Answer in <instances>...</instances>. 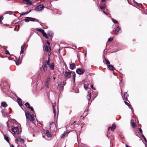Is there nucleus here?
I'll return each mask as SVG.
<instances>
[{"mask_svg": "<svg viewBox=\"0 0 147 147\" xmlns=\"http://www.w3.org/2000/svg\"><path fill=\"white\" fill-rule=\"evenodd\" d=\"M25 115L27 119H28L32 123L35 122V119L34 118V115L33 114H31L29 111H25Z\"/></svg>", "mask_w": 147, "mask_h": 147, "instance_id": "nucleus-1", "label": "nucleus"}, {"mask_svg": "<svg viewBox=\"0 0 147 147\" xmlns=\"http://www.w3.org/2000/svg\"><path fill=\"white\" fill-rule=\"evenodd\" d=\"M10 131L13 136L16 138V135H18L19 133V129L18 126H12L11 127V131Z\"/></svg>", "mask_w": 147, "mask_h": 147, "instance_id": "nucleus-2", "label": "nucleus"}, {"mask_svg": "<svg viewBox=\"0 0 147 147\" xmlns=\"http://www.w3.org/2000/svg\"><path fill=\"white\" fill-rule=\"evenodd\" d=\"M25 18L26 19H24V20L26 22H29V21L31 22L36 21L39 23L40 25H41V24H42L41 22L39 21L38 20L34 18L30 17H26Z\"/></svg>", "mask_w": 147, "mask_h": 147, "instance_id": "nucleus-3", "label": "nucleus"}, {"mask_svg": "<svg viewBox=\"0 0 147 147\" xmlns=\"http://www.w3.org/2000/svg\"><path fill=\"white\" fill-rule=\"evenodd\" d=\"M74 72V71H69V72L65 71V74L64 75L65 77L67 79L70 78L71 77V74H73V72Z\"/></svg>", "mask_w": 147, "mask_h": 147, "instance_id": "nucleus-4", "label": "nucleus"}, {"mask_svg": "<svg viewBox=\"0 0 147 147\" xmlns=\"http://www.w3.org/2000/svg\"><path fill=\"white\" fill-rule=\"evenodd\" d=\"M76 73L79 75H82L85 72V71L82 68H80L77 69L76 71Z\"/></svg>", "mask_w": 147, "mask_h": 147, "instance_id": "nucleus-5", "label": "nucleus"}, {"mask_svg": "<svg viewBox=\"0 0 147 147\" xmlns=\"http://www.w3.org/2000/svg\"><path fill=\"white\" fill-rule=\"evenodd\" d=\"M66 84V82L64 83V81L63 82H60L58 84L57 88L59 89L60 88H62V89L64 88V86Z\"/></svg>", "mask_w": 147, "mask_h": 147, "instance_id": "nucleus-6", "label": "nucleus"}, {"mask_svg": "<svg viewBox=\"0 0 147 147\" xmlns=\"http://www.w3.org/2000/svg\"><path fill=\"white\" fill-rule=\"evenodd\" d=\"M44 7L42 4H40L36 7L35 10L37 11H41L44 9Z\"/></svg>", "mask_w": 147, "mask_h": 147, "instance_id": "nucleus-7", "label": "nucleus"}, {"mask_svg": "<svg viewBox=\"0 0 147 147\" xmlns=\"http://www.w3.org/2000/svg\"><path fill=\"white\" fill-rule=\"evenodd\" d=\"M36 29L37 31L42 33L44 37H45L47 35L46 33L45 32L44 30L41 28H36Z\"/></svg>", "mask_w": 147, "mask_h": 147, "instance_id": "nucleus-8", "label": "nucleus"}, {"mask_svg": "<svg viewBox=\"0 0 147 147\" xmlns=\"http://www.w3.org/2000/svg\"><path fill=\"white\" fill-rule=\"evenodd\" d=\"M17 102L18 103L19 105L23 109L22 107L23 106L22 102L21 99L20 98H18L17 99Z\"/></svg>", "mask_w": 147, "mask_h": 147, "instance_id": "nucleus-9", "label": "nucleus"}, {"mask_svg": "<svg viewBox=\"0 0 147 147\" xmlns=\"http://www.w3.org/2000/svg\"><path fill=\"white\" fill-rule=\"evenodd\" d=\"M3 135L4 137V138L5 140L9 143V141L10 140V138L9 136H7L6 135L4 134H3Z\"/></svg>", "mask_w": 147, "mask_h": 147, "instance_id": "nucleus-10", "label": "nucleus"}, {"mask_svg": "<svg viewBox=\"0 0 147 147\" xmlns=\"http://www.w3.org/2000/svg\"><path fill=\"white\" fill-rule=\"evenodd\" d=\"M24 23V22L22 21H19L18 22L15 23L16 26H18V27H20V25L22 26Z\"/></svg>", "mask_w": 147, "mask_h": 147, "instance_id": "nucleus-11", "label": "nucleus"}, {"mask_svg": "<svg viewBox=\"0 0 147 147\" xmlns=\"http://www.w3.org/2000/svg\"><path fill=\"white\" fill-rule=\"evenodd\" d=\"M131 123L132 127L134 128H135L136 127V125L134 122V120L133 119L131 120Z\"/></svg>", "mask_w": 147, "mask_h": 147, "instance_id": "nucleus-12", "label": "nucleus"}, {"mask_svg": "<svg viewBox=\"0 0 147 147\" xmlns=\"http://www.w3.org/2000/svg\"><path fill=\"white\" fill-rule=\"evenodd\" d=\"M116 125L115 124H113L111 127L108 128V129H109L110 128H111V130L112 131H113L114 130V129L116 127Z\"/></svg>", "mask_w": 147, "mask_h": 147, "instance_id": "nucleus-13", "label": "nucleus"}, {"mask_svg": "<svg viewBox=\"0 0 147 147\" xmlns=\"http://www.w3.org/2000/svg\"><path fill=\"white\" fill-rule=\"evenodd\" d=\"M50 68L52 70H54V64L53 63H52L49 65Z\"/></svg>", "mask_w": 147, "mask_h": 147, "instance_id": "nucleus-14", "label": "nucleus"}, {"mask_svg": "<svg viewBox=\"0 0 147 147\" xmlns=\"http://www.w3.org/2000/svg\"><path fill=\"white\" fill-rule=\"evenodd\" d=\"M107 66L110 70L113 71L114 70H115V68L111 65H109Z\"/></svg>", "mask_w": 147, "mask_h": 147, "instance_id": "nucleus-15", "label": "nucleus"}, {"mask_svg": "<svg viewBox=\"0 0 147 147\" xmlns=\"http://www.w3.org/2000/svg\"><path fill=\"white\" fill-rule=\"evenodd\" d=\"M46 135L48 137H51L53 135L49 132V131L48 130H46Z\"/></svg>", "mask_w": 147, "mask_h": 147, "instance_id": "nucleus-16", "label": "nucleus"}, {"mask_svg": "<svg viewBox=\"0 0 147 147\" xmlns=\"http://www.w3.org/2000/svg\"><path fill=\"white\" fill-rule=\"evenodd\" d=\"M75 66V64L74 63L72 64H69V68L70 69L73 70L74 69Z\"/></svg>", "mask_w": 147, "mask_h": 147, "instance_id": "nucleus-17", "label": "nucleus"}, {"mask_svg": "<svg viewBox=\"0 0 147 147\" xmlns=\"http://www.w3.org/2000/svg\"><path fill=\"white\" fill-rule=\"evenodd\" d=\"M23 1L25 2L26 4L28 5H31L32 4V3L30 0H23Z\"/></svg>", "mask_w": 147, "mask_h": 147, "instance_id": "nucleus-18", "label": "nucleus"}, {"mask_svg": "<svg viewBox=\"0 0 147 147\" xmlns=\"http://www.w3.org/2000/svg\"><path fill=\"white\" fill-rule=\"evenodd\" d=\"M48 35V36L51 37H52L53 36V33L52 31H48L47 32Z\"/></svg>", "mask_w": 147, "mask_h": 147, "instance_id": "nucleus-19", "label": "nucleus"}, {"mask_svg": "<svg viewBox=\"0 0 147 147\" xmlns=\"http://www.w3.org/2000/svg\"><path fill=\"white\" fill-rule=\"evenodd\" d=\"M42 68L43 69L44 71L45 72L47 71V66L45 64H44L42 65Z\"/></svg>", "mask_w": 147, "mask_h": 147, "instance_id": "nucleus-20", "label": "nucleus"}, {"mask_svg": "<svg viewBox=\"0 0 147 147\" xmlns=\"http://www.w3.org/2000/svg\"><path fill=\"white\" fill-rule=\"evenodd\" d=\"M24 140L22 138H16L15 140V141H18L19 142H23Z\"/></svg>", "mask_w": 147, "mask_h": 147, "instance_id": "nucleus-21", "label": "nucleus"}, {"mask_svg": "<svg viewBox=\"0 0 147 147\" xmlns=\"http://www.w3.org/2000/svg\"><path fill=\"white\" fill-rule=\"evenodd\" d=\"M1 106L4 108L6 107L7 106L6 103L5 102H2L1 103Z\"/></svg>", "mask_w": 147, "mask_h": 147, "instance_id": "nucleus-22", "label": "nucleus"}, {"mask_svg": "<svg viewBox=\"0 0 147 147\" xmlns=\"http://www.w3.org/2000/svg\"><path fill=\"white\" fill-rule=\"evenodd\" d=\"M43 48L47 52H48L49 51V47L48 45L44 46Z\"/></svg>", "mask_w": 147, "mask_h": 147, "instance_id": "nucleus-23", "label": "nucleus"}, {"mask_svg": "<svg viewBox=\"0 0 147 147\" xmlns=\"http://www.w3.org/2000/svg\"><path fill=\"white\" fill-rule=\"evenodd\" d=\"M73 78L74 82L75 83V78L76 77V74L75 72H73Z\"/></svg>", "mask_w": 147, "mask_h": 147, "instance_id": "nucleus-24", "label": "nucleus"}, {"mask_svg": "<svg viewBox=\"0 0 147 147\" xmlns=\"http://www.w3.org/2000/svg\"><path fill=\"white\" fill-rule=\"evenodd\" d=\"M88 94L87 95V98L88 99V100H90L91 99V93L90 92H88Z\"/></svg>", "mask_w": 147, "mask_h": 147, "instance_id": "nucleus-25", "label": "nucleus"}, {"mask_svg": "<svg viewBox=\"0 0 147 147\" xmlns=\"http://www.w3.org/2000/svg\"><path fill=\"white\" fill-rule=\"evenodd\" d=\"M69 133V132H68L67 131H64L63 133L62 134L61 137V138H63L65 136L66 134H68Z\"/></svg>", "mask_w": 147, "mask_h": 147, "instance_id": "nucleus-26", "label": "nucleus"}, {"mask_svg": "<svg viewBox=\"0 0 147 147\" xmlns=\"http://www.w3.org/2000/svg\"><path fill=\"white\" fill-rule=\"evenodd\" d=\"M31 11V10H30L29 11H27V12H23L22 13H20V16H23V15H24L25 14H28V13H30V12Z\"/></svg>", "mask_w": 147, "mask_h": 147, "instance_id": "nucleus-27", "label": "nucleus"}, {"mask_svg": "<svg viewBox=\"0 0 147 147\" xmlns=\"http://www.w3.org/2000/svg\"><path fill=\"white\" fill-rule=\"evenodd\" d=\"M128 95L127 93V92H125L124 95L123 97V99L124 100V99H127V97H128Z\"/></svg>", "mask_w": 147, "mask_h": 147, "instance_id": "nucleus-28", "label": "nucleus"}, {"mask_svg": "<svg viewBox=\"0 0 147 147\" xmlns=\"http://www.w3.org/2000/svg\"><path fill=\"white\" fill-rule=\"evenodd\" d=\"M121 28L119 26H117V27L115 29V31L117 32H119V31L120 30Z\"/></svg>", "mask_w": 147, "mask_h": 147, "instance_id": "nucleus-29", "label": "nucleus"}, {"mask_svg": "<svg viewBox=\"0 0 147 147\" xmlns=\"http://www.w3.org/2000/svg\"><path fill=\"white\" fill-rule=\"evenodd\" d=\"M104 62H105V63L107 65H109L110 64V62L109 60L106 59H105L103 61Z\"/></svg>", "mask_w": 147, "mask_h": 147, "instance_id": "nucleus-30", "label": "nucleus"}, {"mask_svg": "<svg viewBox=\"0 0 147 147\" xmlns=\"http://www.w3.org/2000/svg\"><path fill=\"white\" fill-rule=\"evenodd\" d=\"M105 5H100L99 7L100 9L102 10V11H105Z\"/></svg>", "mask_w": 147, "mask_h": 147, "instance_id": "nucleus-31", "label": "nucleus"}, {"mask_svg": "<svg viewBox=\"0 0 147 147\" xmlns=\"http://www.w3.org/2000/svg\"><path fill=\"white\" fill-rule=\"evenodd\" d=\"M25 105L26 107L28 109L30 108V104L28 102H27L25 103Z\"/></svg>", "mask_w": 147, "mask_h": 147, "instance_id": "nucleus-32", "label": "nucleus"}, {"mask_svg": "<svg viewBox=\"0 0 147 147\" xmlns=\"http://www.w3.org/2000/svg\"><path fill=\"white\" fill-rule=\"evenodd\" d=\"M111 18V19L112 21L114 23L116 24H118L119 23V22L115 20L114 19L112 18Z\"/></svg>", "mask_w": 147, "mask_h": 147, "instance_id": "nucleus-33", "label": "nucleus"}, {"mask_svg": "<svg viewBox=\"0 0 147 147\" xmlns=\"http://www.w3.org/2000/svg\"><path fill=\"white\" fill-rule=\"evenodd\" d=\"M124 102L125 105L128 106L129 108H130V107H131V106L127 102L124 101Z\"/></svg>", "mask_w": 147, "mask_h": 147, "instance_id": "nucleus-34", "label": "nucleus"}, {"mask_svg": "<svg viewBox=\"0 0 147 147\" xmlns=\"http://www.w3.org/2000/svg\"><path fill=\"white\" fill-rule=\"evenodd\" d=\"M50 128H52L53 127L54 125V123L53 122H50Z\"/></svg>", "mask_w": 147, "mask_h": 147, "instance_id": "nucleus-35", "label": "nucleus"}, {"mask_svg": "<svg viewBox=\"0 0 147 147\" xmlns=\"http://www.w3.org/2000/svg\"><path fill=\"white\" fill-rule=\"evenodd\" d=\"M84 87L86 90H87L88 88V85H86V84H84Z\"/></svg>", "mask_w": 147, "mask_h": 147, "instance_id": "nucleus-36", "label": "nucleus"}, {"mask_svg": "<svg viewBox=\"0 0 147 147\" xmlns=\"http://www.w3.org/2000/svg\"><path fill=\"white\" fill-rule=\"evenodd\" d=\"M43 24L42 25V26L43 27V28L44 29H47L48 28V27L47 26H46L44 24Z\"/></svg>", "mask_w": 147, "mask_h": 147, "instance_id": "nucleus-37", "label": "nucleus"}, {"mask_svg": "<svg viewBox=\"0 0 147 147\" xmlns=\"http://www.w3.org/2000/svg\"><path fill=\"white\" fill-rule=\"evenodd\" d=\"M3 125H2V124H1L0 123V131H1V133L2 134H3V132L1 130V129H3Z\"/></svg>", "mask_w": 147, "mask_h": 147, "instance_id": "nucleus-38", "label": "nucleus"}, {"mask_svg": "<svg viewBox=\"0 0 147 147\" xmlns=\"http://www.w3.org/2000/svg\"><path fill=\"white\" fill-rule=\"evenodd\" d=\"M19 59H20V57H19L18 59L17 60L16 62V65H18L20 64H19V62H20Z\"/></svg>", "mask_w": 147, "mask_h": 147, "instance_id": "nucleus-39", "label": "nucleus"}, {"mask_svg": "<svg viewBox=\"0 0 147 147\" xmlns=\"http://www.w3.org/2000/svg\"><path fill=\"white\" fill-rule=\"evenodd\" d=\"M50 61V58H49H49H48V60H47L46 61V62L47 63V65H49L50 64H49Z\"/></svg>", "mask_w": 147, "mask_h": 147, "instance_id": "nucleus-40", "label": "nucleus"}, {"mask_svg": "<svg viewBox=\"0 0 147 147\" xmlns=\"http://www.w3.org/2000/svg\"><path fill=\"white\" fill-rule=\"evenodd\" d=\"M33 34H34V32H31V33H30V36H29V38L28 39V40L27 42L29 40L30 38L33 35Z\"/></svg>", "mask_w": 147, "mask_h": 147, "instance_id": "nucleus-41", "label": "nucleus"}, {"mask_svg": "<svg viewBox=\"0 0 147 147\" xmlns=\"http://www.w3.org/2000/svg\"><path fill=\"white\" fill-rule=\"evenodd\" d=\"M113 40V38H110L108 39V42L112 41Z\"/></svg>", "mask_w": 147, "mask_h": 147, "instance_id": "nucleus-42", "label": "nucleus"}, {"mask_svg": "<svg viewBox=\"0 0 147 147\" xmlns=\"http://www.w3.org/2000/svg\"><path fill=\"white\" fill-rule=\"evenodd\" d=\"M50 78H47V81L46 82V85H47V84H48L50 80Z\"/></svg>", "mask_w": 147, "mask_h": 147, "instance_id": "nucleus-43", "label": "nucleus"}, {"mask_svg": "<svg viewBox=\"0 0 147 147\" xmlns=\"http://www.w3.org/2000/svg\"><path fill=\"white\" fill-rule=\"evenodd\" d=\"M3 16H1L0 17V23L1 22V20L3 19Z\"/></svg>", "mask_w": 147, "mask_h": 147, "instance_id": "nucleus-44", "label": "nucleus"}, {"mask_svg": "<svg viewBox=\"0 0 147 147\" xmlns=\"http://www.w3.org/2000/svg\"><path fill=\"white\" fill-rule=\"evenodd\" d=\"M5 53L6 54H10L9 53V51L7 50H6L5 52Z\"/></svg>", "mask_w": 147, "mask_h": 147, "instance_id": "nucleus-45", "label": "nucleus"}, {"mask_svg": "<svg viewBox=\"0 0 147 147\" xmlns=\"http://www.w3.org/2000/svg\"><path fill=\"white\" fill-rule=\"evenodd\" d=\"M24 45H22L21 47V50H24Z\"/></svg>", "mask_w": 147, "mask_h": 147, "instance_id": "nucleus-46", "label": "nucleus"}, {"mask_svg": "<svg viewBox=\"0 0 147 147\" xmlns=\"http://www.w3.org/2000/svg\"><path fill=\"white\" fill-rule=\"evenodd\" d=\"M29 109H30L31 110V111H33L34 112V109L32 107H30V108H29Z\"/></svg>", "mask_w": 147, "mask_h": 147, "instance_id": "nucleus-47", "label": "nucleus"}, {"mask_svg": "<svg viewBox=\"0 0 147 147\" xmlns=\"http://www.w3.org/2000/svg\"><path fill=\"white\" fill-rule=\"evenodd\" d=\"M103 12L106 15L108 16L109 14V13H107L105 12V11H103Z\"/></svg>", "mask_w": 147, "mask_h": 147, "instance_id": "nucleus-48", "label": "nucleus"}, {"mask_svg": "<svg viewBox=\"0 0 147 147\" xmlns=\"http://www.w3.org/2000/svg\"><path fill=\"white\" fill-rule=\"evenodd\" d=\"M91 87L92 89H94V90H96V89L94 87L93 85L91 84Z\"/></svg>", "mask_w": 147, "mask_h": 147, "instance_id": "nucleus-49", "label": "nucleus"}, {"mask_svg": "<svg viewBox=\"0 0 147 147\" xmlns=\"http://www.w3.org/2000/svg\"><path fill=\"white\" fill-rule=\"evenodd\" d=\"M139 131H140V134H142V129L141 128H139Z\"/></svg>", "mask_w": 147, "mask_h": 147, "instance_id": "nucleus-50", "label": "nucleus"}, {"mask_svg": "<svg viewBox=\"0 0 147 147\" xmlns=\"http://www.w3.org/2000/svg\"><path fill=\"white\" fill-rule=\"evenodd\" d=\"M140 135H141L142 136V137L143 138H144L145 137L143 135V134H140Z\"/></svg>", "mask_w": 147, "mask_h": 147, "instance_id": "nucleus-51", "label": "nucleus"}, {"mask_svg": "<svg viewBox=\"0 0 147 147\" xmlns=\"http://www.w3.org/2000/svg\"><path fill=\"white\" fill-rule=\"evenodd\" d=\"M1 112L2 113V115L3 117H5V115H4V113H3V110H2L1 111Z\"/></svg>", "mask_w": 147, "mask_h": 147, "instance_id": "nucleus-52", "label": "nucleus"}, {"mask_svg": "<svg viewBox=\"0 0 147 147\" xmlns=\"http://www.w3.org/2000/svg\"><path fill=\"white\" fill-rule=\"evenodd\" d=\"M4 80V79H1V82L2 84L3 83Z\"/></svg>", "mask_w": 147, "mask_h": 147, "instance_id": "nucleus-53", "label": "nucleus"}, {"mask_svg": "<svg viewBox=\"0 0 147 147\" xmlns=\"http://www.w3.org/2000/svg\"><path fill=\"white\" fill-rule=\"evenodd\" d=\"M144 141H145L146 143H147V140L146 139V138L145 137L144 138H143Z\"/></svg>", "mask_w": 147, "mask_h": 147, "instance_id": "nucleus-54", "label": "nucleus"}, {"mask_svg": "<svg viewBox=\"0 0 147 147\" xmlns=\"http://www.w3.org/2000/svg\"><path fill=\"white\" fill-rule=\"evenodd\" d=\"M130 109H131L132 112L133 113H134V110H133V108H132V107H130Z\"/></svg>", "mask_w": 147, "mask_h": 147, "instance_id": "nucleus-55", "label": "nucleus"}, {"mask_svg": "<svg viewBox=\"0 0 147 147\" xmlns=\"http://www.w3.org/2000/svg\"><path fill=\"white\" fill-rule=\"evenodd\" d=\"M53 111H56L55 108L53 105Z\"/></svg>", "mask_w": 147, "mask_h": 147, "instance_id": "nucleus-56", "label": "nucleus"}, {"mask_svg": "<svg viewBox=\"0 0 147 147\" xmlns=\"http://www.w3.org/2000/svg\"><path fill=\"white\" fill-rule=\"evenodd\" d=\"M24 52V50H21L20 51V54H22Z\"/></svg>", "mask_w": 147, "mask_h": 147, "instance_id": "nucleus-57", "label": "nucleus"}, {"mask_svg": "<svg viewBox=\"0 0 147 147\" xmlns=\"http://www.w3.org/2000/svg\"><path fill=\"white\" fill-rule=\"evenodd\" d=\"M75 92L76 93H78L79 92V91L78 89H77V90H75Z\"/></svg>", "mask_w": 147, "mask_h": 147, "instance_id": "nucleus-58", "label": "nucleus"}, {"mask_svg": "<svg viewBox=\"0 0 147 147\" xmlns=\"http://www.w3.org/2000/svg\"><path fill=\"white\" fill-rule=\"evenodd\" d=\"M48 84H49V83L48 84H47V85H46V84L45 86H46V88H49Z\"/></svg>", "mask_w": 147, "mask_h": 147, "instance_id": "nucleus-59", "label": "nucleus"}, {"mask_svg": "<svg viewBox=\"0 0 147 147\" xmlns=\"http://www.w3.org/2000/svg\"><path fill=\"white\" fill-rule=\"evenodd\" d=\"M53 111V113H54V115L55 116V115H56V111Z\"/></svg>", "mask_w": 147, "mask_h": 147, "instance_id": "nucleus-60", "label": "nucleus"}, {"mask_svg": "<svg viewBox=\"0 0 147 147\" xmlns=\"http://www.w3.org/2000/svg\"><path fill=\"white\" fill-rule=\"evenodd\" d=\"M47 44L49 45H50V43L49 42V41H47Z\"/></svg>", "mask_w": 147, "mask_h": 147, "instance_id": "nucleus-61", "label": "nucleus"}, {"mask_svg": "<svg viewBox=\"0 0 147 147\" xmlns=\"http://www.w3.org/2000/svg\"><path fill=\"white\" fill-rule=\"evenodd\" d=\"M44 37H45L46 39H48V37L47 35H46V36H45Z\"/></svg>", "mask_w": 147, "mask_h": 147, "instance_id": "nucleus-62", "label": "nucleus"}, {"mask_svg": "<svg viewBox=\"0 0 147 147\" xmlns=\"http://www.w3.org/2000/svg\"><path fill=\"white\" fill-rule=\"evenodd\" d=\"M101 1L102 2H105V0H101Z\"/></svg>", "mask_w": 147, "mask_h": 147, "instance_id": "nucleus-63", "label": "nucleus"}, {"mask_svg": "<svg viewBox=\"0 0 147 147\" xmlns=\"http://www.w3.org/2000/svg\"><path fill=\"white\" fill-rule=\"evenodd\" d=\"M127 1H128V3L129 4H131V3H130V1H129V0H127Z\"/></svg>", "mask_w": 147, "mask_h": 147, "instance_id": "nucleus-64", "label": "nucleus"}]
</instances>
